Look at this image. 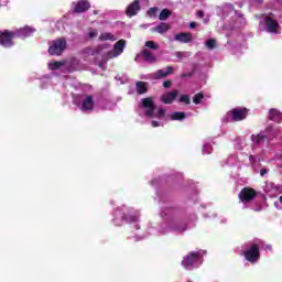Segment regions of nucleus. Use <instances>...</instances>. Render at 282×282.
Returning a JSON list of instances; mask_svg holds the SVG:
<instances>
[{
    "mask_svg": "<svg viewBox=\"0 0 282 282\" xmlns=\"http://www.w3.org/2000/svg\"><path fill=\"white\" fill-rule=\"evenodd\" d=\"M99 41H116V36L111 33H101L99 35Z\"/></svg>",
    "mask_w": 282,
    "mask_h": 282,
    "instance_id": "b1692460",
    "label": "nucleus"
},
{
    "mask_svg": "<svg viewBox=\"0 0 282 282\" xmlns=\"http://www.w3.org/2000/svg\"><path fill=\"white\" fill-rule=\"evenodd\" d=\"M276 185L274 183H267L264 186V192L274 195L276 193Z\"/></svg>",
    "mask_w": 282,
    "mask_h": 282,
    "instance_id": "5701e85b",
    "label": "nucleus"
},
{
    "mask_svg": "<svg viewBox=\"0 0 282 282\" xmlns=\"http://www.w3.org/2000/svg\"><path fill=\"white\" fill-rule=\"evenodd\" d=\"M257 197V191H254L252 187H245L239 193V199L242 202V204H248L252 202Z\"/></svg>",
    "mask_w": 282,
    "mask_h": 282,
    "instance_id": "9b49d317",
    "label": "nucleus"
},
{
    "mask_svg": "<svg viewBox=\"0 0 282 282\" xmlns=\"http://www.w3.org/2000/svg\"><path fill=\"white\" fill-rule=\"evenodd\" d=\"M279 133H281V129L268 127L264 132H260L259 134H252L251 141L253 144H263L265 140H272V138H276Z\"/></svg>",
    "mask_w": 282,
    "mask_h": 282,
    "instance_id": "20e7f679",
    "label": "nucleus"
},
{
    "mask_svg": "<svg viewBox=\"0 0 282 282\" xmlns=\"http://www.w3.org/2000/svg\"><path fill=\"white\" fill-rule=\"evenodd\" d=\"M169 17H171V12L169 11V9H163L159 15V19L160 21H166Z\"/></svg>",
    "mask_w": 282,
    "mask_h": 282,
    "instance_id": "a878e982",
    "label": "nucleus"
},
{
    "mask_svg": "<svg viewBox=\"0 0 282 282\" xmlns=\"http://www.w3.org/2000/svg\"><path fill=\"white\" fill-rule=\"evenodd\" d=\"M246 118H248V109L246 108H234L227 112L228 122H239L241 120H246Z\"/></svg>",
    "mask_w": 282,
    "mask_h": 282,
    "instance_id": "39448f33",
    "label": "nucleus"
},
{
    "mask_svg": "<svg viewBox=\"0 0 282 282\" xmlns=\"http://www.w3.org/2000/svg\"><path fill=\"white\" fill-rule=\"evenodd\" d=\"M249 160H250L251 163L254 162V155H250Z\"/></svg>",
    "mask_w": 282,
    "mask_h": 282,
    "instance_id": "a18cd8bd",
    "label": "nucleus"
},
{
    "mask_svg": "<svg viewBox=\"0 0 282 282\" xmlns=\"http://www.w3.org/2000/svg\"><path fill=\"white\" fill-rule=\"evenodd\" d=\"M63 65H64L63 62H50L48 69H52L54 72L56 69H61V67H63Z\"/></svg>",
    "mask_w": 282,
    "mask_h": 282,
    "instance_id": "393cba45",
    "label": "nucleus"
},
{
    "mask_svg": "<svg viewBox=\"0 0 282 282\" xmlns=\"http://www.w3.org/2000/svg\"><path fill=\"white\" fill-rule=\"evenodd\" d=\"M172 230H175L176 232H184V230H186V224L181 223L180 225L172 227Z\"/></svg>",
    "mask_w": 282,
    "mask_h": 282,
    "instance_id": "c756f323",
    "label": "nucleus"
},
{
    "mask_svg": "<svg viewBox=\"0 0 282 282\" xmlns=\"http://www.w3.org/2000/svg\"><path fill=\"white\" fill-rule=\"evenodd\" d=\"M213 152V147L210 144H205L203 147V153L204 154H208V153H212Z\"/></svg>",
    "mask_w": 282,
    "mask_h": 282,
    "instance_id": "f704fd0d",
    "label": "nucleus"
},
{
    "mask_svg": "<svg viewBox=\"0 0 282 282\" xmlns=\"http://www.w3.org/2000/svg\"><path fill=\"white\" fill-rule=\"evenodd\" d=\"M184 118H186V113L184 112H173L171 115L172 120H184Z\"/></svg>",
    "mask_w": 282,
    "mask_h": 282,
    "instance_id": "bb28decb",
    "label": "nucleus"
},
{
    "mask_svg": "<svg viewBox=\"0 0 282 282\" xmlns=\"http://www.w3.org/2000/svg\"><path fill=\"white\" fill-rule=\"evenodd\" d=\"M189 28H191V30H195V28H197V23L196 22H191Z\"/></svg>",
    "mask_w": 282,
    "mask_h": 282,
    "instance_id": "a19ab883",
    "label": "nucleus"
},
{
    "mask_svg": "<svg viewBox=\"0 0 282 282\" xmlns=\"http://www.w3.org/2000/svg\"><path fill=\"white\" fill-rule=\"evenodd\" d=\"M261 25H264V30L271 34H276L279 32V22L271 15L265 17L260 21Z\"/></svg>",
    "mask_w": 282,
    "mask_h": 282,
    "instance_id": "6e6552de",
    "label": "nucleus"
},
{
    "mask_svg": "<svg viewBox=\"0 0 282 282\" xmlns=\"http://www.w3.org/2000/svg\"><path fill=\"white\" fill-rule=\"evenodd\" d=\"M100 107L101 109H111L112 108V104L109 100H102L100 101Z\"/></svg>",
    "mask_w": 282,
    "mask_h": 282,
    "instance_id": "2f4dec72",
    "label": "nucleus"
},
{
    "mask_svg": "<svg viewBox=\"0 0 282 282\" xmlns=\"http://www.w3.org/2000/svg\"><path fill=\"white\" fill-rule=\"evenodd\" d=\"M175 41L178 43H191L193 41V34L191 33H178L174 36Z\"/></svg>",
    "mask_w": 282,
    "mask_h": 282,
    "instance_id": "6ab92c4d",
    "label": "nucleus"
},
{
    "mask_svg": "<svg viewBox=\"0 0 282 282\" xmlns=\"http://www.w3.org/2000/svg\"><path fill=\"white\" fill-rule=\"evenodd\" d=\"M243 254L247 261H249L250 263H257L260 257L259 245H251L249 249L245 250Z\"/></svg>",
    "mask_w": 282,
    "mask_h": 282,
    "instance_id": "9d476101",
    "label": "nucleus"
},
{
    "mask_svg": "<svg viewBox=\"0 0 282 282\" xmlns=\"http://www.w3.org/2000/svg\"><path fill=\"white\" fill-rule=\"evenodd\" d=\"M254 210H261V208L254 209Z\"/></svg>",
    "mask_w": 282,
    "mask_h": 282,
    "instance_id": "09e8293b",
    "label": "nucleus"
},
{
    "mask_svg": "<svg viewBox=\"0 0 282 282\" xmlns=\"http://www.w3.org/2000/svg\"><path fill=\"white\" fill-rule=\"evenodd\" d=\"M158 13V8H150L149 11H148V14L150 17H155V14Z\"/></svg>",
    "mask_w": 282,
    "mask_h": 282,
    "instance_id": "e433bc0d",
    "label": "nucleus"
},
{
    "mask_svg": "<svg viewBox=\"0 0 282 282\" xmlns=\"http://www.w3.org/2000/svg\"><path fill=\"white\" fill-rule=\"evenodd\" d=\"M175 72V69H173V67L167 66L166 68L163 69H159L155 74H154V78H166V76H170V74H173Z\"/></svg>",
    "mask_w": 282,
    "mask_h": 282,
    "instance_id": "a211bd4d",
    "label": "nucleus"
},
{
    "mask_svg": "<svg viewBox=\"0 0 282 282\" xmlns=\"http://www.w3.org/2000/svg\"><path fill=\"white\" fill-rule=\"evenodd\" d=\"M15 32V37L18 36L19 39H28V36H32L36 32V29L32 26H24L18 29Z\"/></svg>",
    "mask_w": 282,
    "mask_h": 282,
    "instance_id": "f8f14e48",
    "label": "nucleus"
},
{
    "mask_svg": "<svg viewBox=\"0 0 282 282\" xmlns=\"http://www.w3.org/2000/svg\"><path fill=\"white\" fill-rule=\"evenodd\" d=\"M140 56H142V58L147 63H155V61H158V57L155 56V54H153V52H151L149 48H143L141 51V54L137 55L135 61H138V58H140Z\"/></svg>",
    "mask_w": 282,
    "mask_h": 282,
    "instance_id": "ddd939ff",
    "label": "nucleus"
},
{
    "mask_svg": "<svg viewBox=\"0 0 282 282\" xmlns=\"http://www.w3.org/2000/svg\"><path fill=\"white\" fill-rule=\"evenodd\" d=\"M178 94L180 93L177 90L165 93L161 96V102H163L164 105H171V104H173V100H175V98H177Z\"/></svg>",
    "mask_w": 282,
    "mask_h": 282,
    "instance_id": "dca6fc26",
    "label": "nucleus"
},
{
    "mask_svg": "<svg viewBox=\"0 0 282 282\" xmlns=\"http://www.w3.org/2000/svg\"><path fill=\"white\" fill-rule=\"evenodd\" d=\"M13 39H17L15 32L9 30L0 31V45L2 47H12L14 45V42H12Z\"/></svg>",
    "mask_w": 282,
    "mask_h": 282,
    "instance_id": "1a4fd4ad",
    "label": "nucleus"
},
{
    "mask_svg": "<svg viewBox=\"0 0 282 282\" xmlns=\"http://www.w3.org/2000/svg\"><path fill=\"white\" fill-rule=\"evenodd\" d=\"M163 87H165L166 89H169V87H171V82H170V80L164 82V83H163Z\"/></svg>",
    "mask_w": 282,
    "mask_h": 282,
    "instance_id": "79ce46f5",
    "label": "nucleus"
},
{
    "mask_svg": "<svg viewBox=\"0 0 282 282\" xmlns=\"http://www.w3.org/2000/svg\"><path fill=\"white\" fill-rule=\"evenodd\" d=\"M145 47H148L149 50H160V45L155 43V41H147Z\"/></svg>",
    "mask_w": 282,
    "mask_h": 282,
    "instance_id": "cd10ccee",
    "label": "nucleus"
},
{
    "mask_svg": "<svg viewBox=\"0 0 282 282\" xmlns=\"http://www.w3.org/2000/svg\"><path fill=\"white\" fill-rule=\"evenodd\" d=\"M96 36H98V31H96V30H90V31L88 32V37H89V39H96Z\"/></svg>",
    "mask_w": 282,
    "mask_h": 282,
    "instance_id": "c9c22d12",
    "label": "nucleus"
},
{
    "mask_svg": "<svg viewBox=\"0 0 282 282\" xmlns=\"http://www.w3.org/2000/svg\"><path fill=\"white\" fill-rule=\"evenodd\" d=\"M279 202H280V204H282V196L279 197Z\"/></svg>",
    "mask_w": 282,
    "mask_h": 282,
    "instance_id": "49530a36",
    "label": "nucleus"
},
{
    "mask_svg": "<svg viewBox=\"0 0 282 282\" xmlns=\"http://www.w3.org/2000/svg\"><path fill=\"white\" fill-rule=\"evenodd\" d=\"M91 8V3L87 0H79L77 3H75L74 12H77L78 14L83 12H87Z\"/></svg>",
    "mask_w": 282,
    "mask_h": 282,
    "instance_id": "2eb2a0df",
    "label": "nucleus"
},
{
    "mask_svg": "<svg viewBox=\"0 0 282 282\" xmlns=\"http://www.w3.org/2000/svg\"><path fill=\"white\" fill-rule=\"evenodd\" d=\"M169 213H173V209H167V212H163L162 214H161V217H169Z\"/></svg>",
    "mask_w": 282,
    "mask_h": 282,
    "instance_id": "58836bf2",
    "label": "nucleus"
},
{
    "mask_svg": "<svg viewBox=\"0 0 282 282\" xmlns=\"http://www.w3.org/2000/svg\"><path fill=\"white\" fill-rule=\"evenodd\" d=\"M206 47H208V50H215V45H217V42L215 41V39H210L205 43Z\"/></svg>",
    "mask_w": 282,
    "mask_h": 282,
    "instance_id": "7c9ffc66",
    "label": "nucleus"
},
{
    "mask_svg": "<svg viewBox=\"0 0 282 282\" xmlns=\"http://www.w3.org/2000/svg\"><path fill=\"white\" fill-rule=\"evenodd\" d=\"M170 30H171V25L162 22L153 29V32H158L159 34H164V33L169 32Z\"/></svg>",
    "mask_w": 282,
    "mask_h": 282,
    "instance_id": "412c9836",
    "label": "nucleus"
},
{
    "mask_svg": "<svg viewBox=\"0 0 282 282\" xmlns=\"http://www.w3.org/2000/svg\"><path fill=\"white\" fill-rule=\"evenodd\" d=\"M269 120H272L273 122H281L282 120V113L278 109H270L269 111Z\"/></svg>",
    "mask_w": 282,
    "mask_h": 282,
    "instance_id": "aec40b11",
    "label": "nucleus"
},
{
    "mask_svg": "<svg viewBox=\"0 0 282 282\" xmlns=\"http://www.w3.org/2000/svg\"><path fill=\"white\" fill-rule=\"evenodd\" d=\"M124 45H126L124 40H119L115 44L112 51H108V52L102 51V50H107V47H109V44H104V45L98 46L97 48H95L93 54H100L101 55V62L98 63L99 67H102L105 65V63H107V61H109L111 58H117V56H120V54H122L124 52Z\"/></svg>",
    "mask_w": 282,
    "mask_h": 282,
    "instance_id": "f257e3e1",
    "label": "nucleus"
},
{
    "mask_svg": "<svg viewBox=\"0 0 282 282\" xmlns=\"http://www.w3.org/2000/svg\"><path fill=\"white\" fill-rule=\"evenodd\" d=\"M94 97L91 95H87L83 100H82V106L80 109L82 111H93L94 110Z\"/></svg>",
    "mask_w": 282,
    "mask_h": 282,
    "instance_id": "4468645a",
    "label": "nucleus"
},
{
    "mask_svg": "<svg viewBox=\"0 0 282 282\" xmlns=\"http://www.w3.org/2000/svg\"><path fill=\"white\" fill-rule=\"evenodd\" d=\"M196 17L198 19H204V11H197Z\"/></svg>",
    "mask_w": 282,
    "mask_h": 282,
    "instance_id": "ea45409f",
    "label": "nucleus"
},
{
    "mask_svg": "<svg viewBox=\"0 0 282 282\" xmlns=\"http://www.w3.org/2000/svg\"><path fill=\"white\" fill-rule=\"evenodd\" d=\"M124 221H128V224H133L135 221H140V216H130L127 218L124 213H122L121 210H117L115 213V218H113L115 226H122V224H124Z\"/></svg>",
    "mask_w": 282,
    "mask_h": 282,
    "instance_id": "0eeeda50",
    "label": "nucleus"
},
{
    "mask_svg": "<svg viewBox=\"0 0 282 282\" xmlns=\"http://www.w3.org/2000/svg\"><path fill=\"white\" fill-rule=\"evenodd\" d=\"M137 93L139 95L147 94V83L137 82Z\"/></svg>",
    "mask_w": 282,
    "mask_h": 282,
    "instance_id": "4be33fe9",
    "label": "nucleus"
},
{
    "mask_svg": "<svg viewBox=\"0 0 282 282\" xmlns=\"http://www.w3.org/2000/svg\"><path fill=\"white\" fill-rule=\"evenodd\" d=\"M204 254H206L205 251H195L188 253L182 261L183 268H185V270H193V268H199V265H202L204 261Z\"/></svg>",
    "mask_w": 282,
    "mask_h": 282,
    "instance_id": "7ed1b4c3",
    "label": "nucleus"
},
{
    "mask_svg": "<svg viewBox=\"0 0 282 282\" xmlns=\"http://www.w3.org/2000/svg\"><path fill=\"white\" fill-rule=\"evenodd\" d=\"M141 107L144 110V115L148 118L162 119L166 113V110L163 108H159L158 112L155 113L158 106H155V101H153V97H148V98L141 99Z\"/></svg>",
    "mask_w": 282,
    "mask_h": 282,
    "instance_id": "f03ea898",
    "label": "nucleus"
},
{
    "mask_svg": "<svg viewBox=\"0 0 282 282\" xmlns=\"http://www.w3.org/2000/svg\"><path fill=\"white\" fill-rule=\"evenodd\" d=\"M176 58H186V56H191V53H187V52H176L175 54Z\"/></svg>",
    "mask_w": 282,
    "mask_h": 282,
    "instance_id": "72a5a7b5",
    "label": "nucleus"
},
{
    "mask_svg": "<svg viewBox=\"0 0 282 282\" xmlns=\"http://www.w3.org/2000/svg\"><path fill=\"white\" fill-rule=\"evenodd\" d=\"M264 250H272V246L267 245V246L264 247Z\"/></svg>",
    "mask_w": 282,
    "mask_h": 282,
    "instance_id": "c03bdc74",
    "label": "nucleus"
},
{
    "mask_svg": "<svg viewBox=\"0 0 282 282\" xmlns=\"http://www.w3.org/2000/svg\"><path fill=\"white\" fill-rule=\"evenodd\" d=\"M152 127H160V122H158V121H152Z\"/></svg>",
    "mask_w": 282,
    "mask_h": 282,
    "instance_id": "37998d69",
    "label": "nucleus"
},
{
    "mask_svg": "<svg viewBox=\"0 0 282 282\" xmlns=\"http://www.w3.org/2000/svg\"><path fill=\"white\" fill-rule=\"evenodd\" d=\"M180 102H185V105H191V97H188V95H182L180 97Z\"/></svg>",
    "mask_w": 282,
    "mask_h": 282,
    "instance_id": "473e14b6",
    "label": "nucleus"
},
{
    "mask_svg": "<svg viewBox=\"0 0 282 282\" xmlns=\"http://www.w3.org/2000/svg\"><path fill=\"white\" fill-rule=\"evenodd\" d=\"M140 12V0H134L126 11L127 17H135Z\"/></svg>",
    "mask_w": 282,
    "mask_h": 282,
    "instance_id": "f3484780",
    "label": "nucleus"
},
{
    "mask_svg": "<svg viewBox=\"0 0 282 282\" xmlns=\"http://www.w3.org/2000/svg\"><path fill=\"white\" fill-rule=\"evenodd\" d=\"M258 2L263 3V0H258Z\"/></svg>",
    "mask_w": 282,
    "mask_h": 282,
    "instance_id": "de8ad7c7",
    "label": "nucleus"
},
{
    "mask_svg": "<svg viewBox=\"0 0 282 282\" xmlns=\"http://www.w3.org/2000/svg\"><path fill=\"white\" fill-rule=\"evenodd\" d=\"M202 100H204V94L202 93L196 94L193 98L194 105H199Z\"/></svg>",
    "mask_w": 282,
    "mask_h": 282,
    "instance_id": "c85d7f7f",
    "label": "nucleus"
},
{
    "mask_svg": "<svg viewBox=\"0 0 282 282\" xmlns=\"http://www.w3.org/2000/svg\"><path fill=\"white\" fill-rule=\"evenodd\" d=\"M65 47H67V41L65 39L55 40L48 47V54L51 56H61L65 52Z\"/></svg>",
    "mask_w": 282,
    "mask_h": 282,
    "instance_id": "423d86ee",
    "label": "nucleus"
},
{
    "mask_svg": "<svg viewBox=\"0 0 282 282\" xmlns=\"http://www.w3.org/2000/svg\"><path fill=\"white\" fill-rule=\"evenodd\" d=\"M260 175H261V177H263V175H268V169L262 167V169L260 170Z\"/></svg>",
    "mask_w": 282,
    "mask_h": 282,
    "instance_id": "4c0bfd02",
    "label": "nucleus"
}]
</instances>
